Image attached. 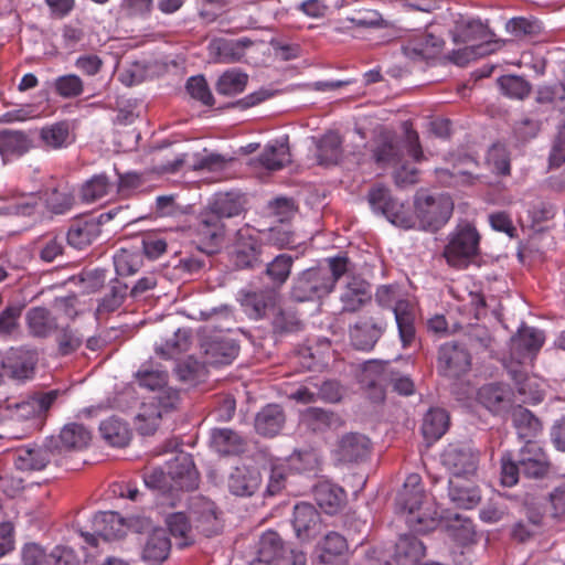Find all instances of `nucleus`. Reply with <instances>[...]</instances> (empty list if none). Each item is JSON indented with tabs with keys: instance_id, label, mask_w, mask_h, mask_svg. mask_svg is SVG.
Segmentation results:
<instances>
[{
	"instance_id": "37998d69",
	"label": "nucleus",
	"mask_w": 565,
	"mask_h": 565,
	"mask_svg": "<svg viewBox=\"0 0 565 565\" xmlns=\"http://www.w3.org/2000/svg\"><path fill=\"white\" fill-rule=\"evenodd\" d=\"M444 45V41L431 32L420 34L411 45L402 46L403 54L408 57L420 56L430 58L437 55Z\"/></svg>"
},
{
	"instance_id": "f03ea898",
	"label": "nucleus",
	"mask_w": 565,
	"mask_h": 565,
	"mask_svg": "<svg viewBox=\"0 0 565 565\" xmlns=\"http://www.w3.org/2000/svg\"><path fill=\"white\" fill-rule=\"evenodd\" d=\"M454 23L450 31L452 41L456 44H468L463 49L452 52L451 60L456 64L463 65L492 52L491 33L480 19L459 14Z\"/></svg>"
},
{
	"instance_id": "b1692460",
	"label": "nucleus",
	"mask_w": 565,
	"mask_h": 565,
	"mask_svg": "<svg viewBox=\"0 0 565 565\" xmlns=\"http://www.w3.org/2000/svg\"><path fill=\"white\" fill-rule=\"evenodd\" d=\"M56 391L47 393L36 392L29 398L15 404V416L20 419L40 418L45 416L53 402L56 399Z\"/></svg>"
},
{
	"instance_id": "864d4df0",
	"label": "nucleus",
	"mask_w": 565,
	"mask_h": 565,
	"mask_svg": "<svg viewBox=\"0 0 565 565\" xmlns=\"http://www.w3.org/2000/svg\"><path fill=\"white\" fill-rule=\"evenodd\" d=\"M209 211L220 218L234 217L243 211L239 195L233 193H218L209 205Z\"/></svg>"
},
{
	"instance_id": "7c9ffc66",
	"label": "nucleus",
	"mask_w": 565,
	"mask_h": 565,
	"mask_svg": "<svg viewBox=\"0 0 565 565\" xmlns=\"http://www.w3.org/2000/svg\"><path fill=\"white\" fill-rule=\"evenodd\" d=\"M239 303L245 313L253 319L265 317L268 308L275 305V295L267 290L239 292Z\"/></svg>"
},
{
	"instance_id": "1a4fd4ad",
	"label": "nucleus",
	"mask_w": 565,
	"mask_h": 565,
	"mask_svg": "<svg viewBox=\"0 0 565 565\" xmlns=\"http://www.w3.org/2000/svg\"><path fill=\"white\" fill-rule=\"evenodd\" d=\"M200 348L205 363L210 365L231 364L239 351L235 340L222 334L202 337Z\"/></svg>"
},
{
	"instance_id": "c756f323",
	"label": "nucleus",
	"mask_w": 565,
	"mask_h": 565,
	"mask_svg": "<svg viewBox=\"0 0 565 565\" xmlns=\"http://www.w3.org/2000/svg\"><path fill=\"white\" fill-rule=\"evenodd\" d=\"M340 299L343 311L354 312L371 300L370 287L365 280L351 277L347 281Z\"/></svg>"
},
{
	"instance_id": "a19ab883",
	"label": "nucleus",
	"mask_w": 565,
	"mask_h": 565,
	"mask_svg": "<svg viewBox=\"0 0 565 565\" xmlns=\"http://www.w3.org/2000/svg\"><path fill=\"white\" fill-rule=\"evenodd\" d=\"M449 498L460 509H472L481 500L479 489L473 484L462 482L460 479L449 480Z\"/></svg>"
},
{
	"instance_id": "423d86ee",
	"label": "nucleus",
	"mask_w": 565,
	"mask_h": 565,
	"mask_svg": "<svg viewBox=\"0 0 565 565\" xmlns=\"http://www.w3.org/2000/svg\"><path fill=\"white\" fill-rule=\"evenodd\" d=\"M404 130V150L413 162L396 158L391 154V168L394 169V180L397 185L413 184L417 181V169L414 167V162L420 160L423 151L418 141V135L413 130L409 121L403 122Z\"/></svg>"
},
{
	"instance_id": "f704fd0d",
	"label": "nucleus",
	"mask_w": 565,
	"mask_h": 565,
	"mask_svg": "<svg viewBox=\"0 0 565 565\" xmlns=\"http://www.w3.org/2000/svg\"><path fill=\"white\" fill-rule=\"evenodd\" d=\"M348 543L344 536L337 532L328 533L321 543L319 559L324 565H345Z\"/></svg>"
},
{
	"instance_id": "412c9836",
	"label": "nucleus",
	"mask_w": 565,
	"mask_h": 565,
	"mask_svg": "<svg viewBox=\"0 0 565 565\" xmlns=\"http://www.w3.org/2000/svg\"><path fill=\"white\" fill-rule=\"evenodd\" d=\"M395 321L398 330V338L402 348H408L415 341L416 307L409 300H399L394 309Z\"/></svg>"
},
{
	"instance_id": "aec40b11",
	"label": "nucleus",
	"mask_w": 565,
	"mask_h": 565,
	"mask_svg": "<svg viewBox=\"0 0 565 565\" xmlns=\"http://www.w3.org/2000/svg\"><path fill=\"white\" fill-rule=\"evenodd\" d=\"M543 332L533 327H522L511 340L512 353L522 360H531L543 345Z\"/></svg>"
},
{
	"instance_id": "ddd939ff",
	"label": "nucleus",
	"mask_w": 565,
	"mask_h": 565,
	"mask_svg": "<svg viewBox=\"0 0 565 565\" xmlns=\"http://www.w3.org/2000/svg\"><path fill=\"white\" fill-rule=\"evenodd\" d=\"M253 45L248 38L224 39L215 38L210 41L207 50L210 56L217 63H237L243 60L246 50Z\"/></svg>"
},
{
	"instance_id": "a211bd4d",
	"label": "nucleus",
	"mask_w": 565,
	"mask_h": 565,
	"mask_svg": "<svg viewBox=\"0 0 565 565\" xmlns=\"http://www.w3.org/2000/svg\"><path fill=\"white\" fill-rule=\"evenodd\" d=\"M292 525L298 539L310 540L320 531V514L312 504L298 503L294 508Z\"/></svg>"
},
{
	"instance_id": "bb28decb",
	"label": "nucleus",
	"mask_w": 565,
	"mask_h": 565,
	"mask_svg": "<svg viewBox=\"0 0 565 565\" xmlns=\"http://www.w3.org/2000/svg\"><path fill=\"white\" fill-rule=\"evenodd\" d=\"M291 156L288 145V137L269 142L258 157L262 167L270 171L282 169L290 163Z\"/></svg>"
},
{
	"instance_id": "0e129e2a",
	"label": "nucleus",
	"mask_w": 565,
	"mask_h": 565,
	"mask_svg": "<svg viewBox=\"0 0 565 565\" xmlns=\"http://www.w3.org/2000/svg\"><path fill=\"white\" fill-rule=\"evenodd\" d=\"M297 313L289 308H279L273 318V329L277 333H290L301 329Z\"/></svg>"
},
{
	"instance_id": "2eb2a0df",
	"label": "nucleus",
	"mask_w": 565,
	"mask_h": 565,
	"mask_svg": "<svg viewBox=\"0 0 565 565\" xmlns=\"http://www.w3.org/2000/svg\"><path fill=\"white\" fill-rule=\"evenodd\" d=\"M521 472L533 479L544 478L550 471L546 452L536 443H526L519 452Z\"/></svg>"
},
{
	"instance_id": "603ef678",
	"label": "nucleus",
	"mask_w": 565,
	"mask_h": 565,
	"mask_svg": "<svg viewBox=\"0 0 565 565\" xmlns=\"http://www.w3.org/2000/svg\"><path fill=\"white\" fill-rule=\"evenodd\" d=\"M136 377L142 388H166L169 382L168 371L151 362L143 364Z\"/></svg>"
},
{
	"instance_id": "0eeeda50",
	"label": "nucleus",
	"mask_w": 565,
	"mask_h": 565,
	"mask_svg": "<svg viewBox=\"0 0 565 565\" xmlns=\"http://www.w3.org/2000/svg\"><path fill=\"white\" fill-rule=\"evenodd\" d=\"M190 519L194 532L210 537L221 533L223 521L221 512L213 501L202 495H194L189 502Z\"/></svg>"
},
{
	"instance_id": "a18cd8bd",
	"label": "nucleus",
	"mask_w": 565,
	"mask_h": 565,
	"mask_svg": "<svg viewBox=\"0 0 565 565\" xmlns=\"http://www.w3.org/2000/svg\"><path fill=\"white\" fill-rule=\"evenodd\" d=\"M191 331L178 328L171 338L161 343H156V353L163 359H172L190 349Z\"/></svg>"
},
{
	"instance_id": "4d7b16f0",
	"label": "nucleus",
	"mask_w": 565,
	"mask_h": 565,
	"mask_svg": "<svg viewBox=\"0 0 565 565\" xmlns=\"http://www.w3.org/2000/svg\"><path fill=\"white\" fill-rule=\"evenodd\" d=\"M294 259L290 255L280 254L266 266V275L270 281L281 287L290 276Z\"/></svg>"
},
{
	"instance_id": "c85d7f7f",
	"label": "nucleus",
	"mask_w": 565,
	"mask_h": 565,
	"mask_svg": "<svg viewBox=\"0 0 565 565\" xmlns=\"http://www.w3.org/2000/svg\"><path fill=\"white\" fill-rule=\"evenodd\" d=\"M286 422L281 407L277 404H269L262 408L255 417L256 431L265 437H274L279 434Z\"/></svg>"
},
{
	"instance_id": "09e8293b",
	"label": "nucleus",
	"mask_w": 565,
	"mask_h": 565,
	"mask_svg": "<svg viewBox=\"0 0 565 565\" xmlns=\"http://www.w3.org/2000/svg\"><path fill=\"white\" fill-rule=\"evenodd\" d=\"M212 444L217 452L224 456L237 455L244 450V439L228 428L215 429L212 433Z\"/></svg>"
},
{
	"instance_id": "4c0bfd02",
	"label": "nucleus",
	"mask_w": 565,
	"mask_h": 565,
	"mask_svg": "<svg viewBox=\"0 0 565 565\" xmlns=\"http://www.w3.org/2000/svg\"><path fill=\"white\" fill-rule=\"evenodd\" d=\"M90 439V431L84 425L70 423L61 429L56 448L60 450H81L88 446Z\"/></svg>"
},
{
	"instance_id": "6ab92c4d",
	"label": "nucleus",
	"mask_w": 565,
	"mask_h": 565,
	"mask_svg": "<svg viewBox=\"0 0 565 565\" xmlns=\"http://www.w3.org/2000/svg\"><path fill=\"white\" fill-rule=\"evenodd\" d=\"M262 473L254 467H237L230 475L227 487L237 497H252L262 484Z\"/></svg>"
},
{
	"instance_id": "473e14b6",
	"label": "nucleus",
	"mask_w": 565,
	"mask_h": 565,
	"mask_svg": "<svg viewBox=\"0 0 565 565\" xmlns=\"http://www.w3.org/2000/svg\"><path fill=\"white\" fill-rule=\"evenodd\" d=\"M170 548L171 542L166 530L154 529L145 543L142 558L151 565H159L168 557Z\"/></svg>"
},
{
	"instance_id": "e2e57ef3",
	"label": "nucleus",
	"mask_w": 565,
	"mask_h": 565,
	"mask_svg": "<svg viewBox=\"0 0 565 565\" xmlns=\"http://www.w3.org/2000/svg\"><path fill=\"white\" fill-rule=\"evenodd\" d=\"M53 87L55 93L63 98H74L84 92V83L76 74H66L58 76Z\"/></svg>"
},
{
	"instance_id": "79ce46f5",
	"label": "nucleus",
	"mask_w": 565,
	"mask_h": 565,
	"mask_svg": "<svg viewBox=\"0 0 565 565\" xmlns=\"http://www.w3.org/2000/svg\"><path fill=\"white\" fill-rule=\"evenodd\" d=\"M99 431L103 439L113 447H125L131 439L128 424L117 417H109L100 423Z\"/></svg>"
},
{
	"instance_id": "f257e3e1",
	"label": "nucleus",
	"mask_w": 565,
	"mask_h": 565,
	"mask_svg": "<svg viewBox=\"0 0 565 565\" xmlns=\"http://www.w3.org/2000/svg\"><path fill=\"white\" fill-rule=\"evenodd\" d=\"M327 266L308 268L294 278L290 290L294 300L298 302L313 301L332 291L335 282L348 269V259L334 257L327 259Z\"/></svg>"
},
{
	"instance_id": "338daca9",
	"label": "nucleus",
	"mask_w": 565,
	"mask_h": 565,
	"mask_svg": "<svg viewBox=\"0 0 565 565\" xmlns=\"http://www.w3.org/2000/svg\"><path fill=\"white\" fill-rule=\"evenodd\" d=\"M41 138L51 148L58 149L67 145L70 138L68 126L65 122H56L41 130Z\"/></svg>"
},
{
	"instance_id": "4468645a",
	"label": "nucleus",
	"mask_w": 565,
	"mask_h": 565,
	"mask_svg": "<svg viewBox=\"0 0 565 565\" xmlns=\"http://www.w3.org/2000/svg\"><path fill=\"white\" fill-rule=\"evenodd\" d=\"M169 477L175 492L194 490L199 484V473L189 454L180 452L169 465Z\"/></svg>"
},
{
	"instance_id": "9b49d317",
	"label": "nucleus",
	"mask_w": 565,
	"mask_h": 565,
	"mask_svg": "<svg viewBox=\"0 0 565 565\" xmlns=\"http://www.w3.org/2000/svg\"><path fill=\"white\" fill-rule=\"evenodd\" d=\"M438 369L446 377H460L470 369V354L463 347L447 342L439 349Z\"/></svg>"
},
{
	"instance_id": "4be33fe9",
	"label": "nucleus",
	"mask_w": 565,
	"mask_h": 565,
	"mask_svg": "<svg viewBox=\"0 0 565 565\" xmlns=\"http://www.w3.org/2000/svg\"><path fill=\"white\" fill-rule=\"evenodd\" d=\"M420 483L419 475L411 473L407 476L396 497L395 508L397 513L404 514L422 505L425 494Z\"/></svg>"
},
{
	"instance_id": "c03bdc74",
	"label": "nucleus",
	"mask_w": 565,
	"mask_h": 565,
	"mask_svg": "<svg viewBox=\"0 0 565 565\" xmlns=\"http://www.w3.org/2000/svg\"><path fill=\"white\" fill-rule=\"evenodd\" d=\"M340 136L330 131L317 141V161L321 166L337 164L342 156Z\"/></svg>"
},
{
	"instance_id": "3c124183",
	"label": "nucleus",
	"mask_w": 565,
	"mask_h": 565,
	"mask_svg": "<svg viewBox=\"0 0 565 565\" xmlns=\"http://www.w3.org/2000/svg\"><path fill=\"white\" fill-rule=\"evenodd\" d=\"M198 233L202 239L211 245H218L222 243L225 235V227L217 215L211 211H206L201 215Z\"/></svg>"
},
{
	"instance_id": "774afa93",
	"label": "nucleus",
	"mask_w": 565,
	"mask_h": 565,
	"mask_svg": "<svg viewBox=\"0 0 565 565\" xmlns=\"http://www.w3.org/2000/svg\"><path fill=\"white\" fill-rule=\"evenodd\" d=\"M65 250L64 237L54 236L44 238L39 247L40 259L52 263L63 257Z\"/></svg>"
},
{
	"instance_id": "49530a36",
	"label": "nucleus",
	"mask_w": 565,
	"mask_h": 565,
	"mask_svg": "<svg viewBox=\"0 0 565 565\" xmlns=\"http://www.w3.org/2000/svg\"><path fill=\"white\" fill-rule=\"evenodd\" d=\"M205 361L200 362L193 355L177 363L174 372L178 379L191 385L201 384L207 376Z\"/></svg>"
},
{
	"instance_id": "ea45409f",
	"label": "nucleus",
	"mask_w": 565,
	"mask_h": 565,
	"mask_svg": "<svg viewBox=\"0 0 565 565\" xmlns=\"http://www.w3.org/2000/svg\"><path fill=\"white\" fill-rule=\"evenodd\" d=\"M477 402L493 414H503L514 407L515 391H476Z\"/></svg>"
},
{
	"instance_id": "f8f14e48",
	"label": "nucleus",
	"mask_w": 565,
	"mask_h": 565,
	"mask_svg": "<svg viewBox=\"0 0 565 565\" xmlns=\"http://www.w3.org/2000/svg\"><path fill=\"white\" fill-rule=\"evenodd\" d=\"M93 525L95 531L94 534L82 532V536L85 539V542L93 546L97 545L98 537H102L105 541H110L120 539L126 534L124 519L113 511L96 514L93 519Z\"/></svg>"
},
{
	"instance_id": "5701e85b",
	"label": "nucleus",
	"mask_w": 565,
	"mask_h": 565,
	"mask_svg": "<svg viewBox=\"0 0 565 565\" xmlns=\"http://www.w3.org/2000/svg\"><path fill=\"white\" fill-rule=\"evenodd\" d=\"M302 423L306 427L316 434H321L327 430H338L344 427V419L329 411H324L318 407H309L302 413Z\"/></svg>"
},
{
	"instance_id": "39448f33",
	"label": "nucleus",
	"mask_w": 565,
	"mask_h": 565,
	"mask_svg": "<svg viewBox=\"0 0 565 565\" xmlns=\"http://www.w3.org/2000/svg\"><path fill=\"white\" fill-rule=\"evenodd\" d=\"M480 236L476 227L462 222L449 235L448 244L444 249V256L447 263L452 267L462 268L468 265L479 249Z\"/></svg>"
},
{
	"instance_id": "58836bf2",
	"label": "nucleus",
	"mask_w": 565,
	"mask_h": 565,
	"mask_svg": "<svg viewBox=\"0 0 565 565\" xmlns=\"http://www.w3.org/2000/svg\"><path fill=\"white\" fill-rule=\"evenodd\" d=\"M102 233L100 224L94 218L73 224L66 235L67 243L78 249L92 244Z\"/></svg>"
},
{
	"instance_id": "6e6552de",
	"label": "nucleus",
	"mask_w": 565,
	"mask_h": 565,
	"mask_svg": "<svg viewBox=\"0 0 565 565\" xmlns=\"http://www.w3.org/2000/svg\"><path fill=\"white\" fill-rule=\"evenodd\" d=\"M441 462L450 471L452 479H459L476 472L478 456L467 445L449 444L441 454Z\"/></svg>"
},
{
	"instance_id": "8fccbe9b",
	"label": "nucleus",
	"mask_w": 565,
	"mask_h": 565,
	"mask_svg": "<svg viewBox=\"0 0 565 565\" xmlns=\"http://www.w3.org/2000/svg\"><path fill=\"white\" fill-rule=\"evenodd\" d=\"M26 321L30 332L34 337H47L56 329V320L51 312L43 307H35L28 311Z\"/></svg>"
},
{
	"instance_id": "dca6fc26",
	"label": "nucleus",
	"mask_w": 565,
	"mask_h": 565,
	"mask_svg": "<svg viewBox=\"0 0 565 565\" xmlns=\"http://www.w3.org/2000/svg\"><path fill=\"white\" fill-rule=\"evenodd\" d=\"M143 481L147 488L158 491V508L174 509L182 501V494L175 492L170 480L169 473H164L161 469H153L145 475Z\"/></svg>"
},
{
	"instance_id": "a878e982",
	"label": "nucleus",
	"mask_w": 565,
	"mask_h": 565,
	"mask_svg": "<svg viewBox=\"0 0 565 565\" xmlns=\"http://www.w3.org/2000/svg\"><path fill=\"white\" fill-rule=\"evenodd\" d=\"M52 451L46 447L34 446L20 448L14 452V466L21 471L44 469L51 461Z\"/></svg>"
},
{
	"instance_id": "7ed1b4c3",
	"label": "nucleus",
	"mask_w": 565,
	"mask_h": 565,
	"mask_svg": "<svg viewBox=\"0 0 565 565\" xmlns=\"http://www.w3.org/2000/svg\"><path fill=\"white\" fill-rule=\"evenodd\" d=\"M179 391H148L136 414V428L141 435H153L163 416L179 409Z\"/></svg>"
},
{
	"instance_id": "393cba45",
	"label": "nucleus",
	"mask_w": 565,
	"mask_h": 565,
	"mask_svg": "<svg viewBox=\"0 0 565 565\" xmlns=\"http://www.w3.org/2000/svg\"><path fill=\"white\" fill-rule=\"evenodd\" d=\"M512 423L520 439L526 443H534L533 439L542 433V422L529 409L518 404L513 407Z\"/></svg>"
},
{
	"instance_id": "13d9d810",
	"label": "nucleus",
	"mask_w": 565,
	"mask_h": 565,
	"mask_svg": "<svg viewBox=\"0 0 565 565\" xmlns=\"http://www.w3.org/2000/svg\"><path fill=\"white\" fill-rule=\"evenodd\" d=\"M247 75L236 70L223 73L217 83L216 92L221 95L232 96L242 93L247 84Z\"/></svg>"
},
{
	"instance_id": "72a5a7b5",
	"label": "nucleus",
	"mask_w": 565,
	"mask_h": 565,
	"mask_svg": "<svg viewBox=\"0 0 565 565\" xmlns=\"http://www.w3.org/2000/svg\"><path fill=\"white\" fill-rule=\"evenodd\" d=\"M382 333L383 329L372 319H360L350 328V341L358 350H370Z\"/></svg>"
},
{
	"instance_id": "6e6d98bb",
	"label": "nucleus",
	"mask_w": 565,
	"mask_h": 565,
	"mask_svg": "<svg viewBox=\"0 0 565 565\" xmlns=\"http://www.w3.org/2000/svg\"><path fill=\"white\" fill-rule=\"evenodd\" d=\"M129 286L119 279L111 280L109 291L103 297L97 313H109L117 310L124 302Z\"/></svg>"
},
{
	"instance_id": "052dcab7",
	"label": "nucleus",
	"mask_w": 565,
	"mask_h": 565,
	"mask_svg": "<svg viewBox=\"0 0 565 565\" xmlns=\"http://www.w3.org/2000/svg\"><path fill=\"white\" fill-rule=\"evenodd\" d=\"M284 542L274 531L264 533L258 542L257 556L266 561L275 562L279 558Z\"/></svg>"
},
{
	"instance_id": "de8ad7c7",
	"label": "nucleus",
	"mask_w": 565,
	"mask_h": 565,
	"mask_svg": "<svg viewBox=\"0 0 565 565\" xmlns=\"http://www.w3.org/2000/svg\"><path fill=\"white\" fill-rule=\"evenodd\" d=\"M403 515L408 527L417 533H428L439 525V514L437 511L428 508L423 510L422 505Z\"/></svg>"
},
{
	"instance_id": "cd10ccee",
	"label": "nucleus",
	"mask_w": 565,
	"mask_h": 565,
	"mask_svg": "<svg viewBox=\"0 0 565 565\" xmlns=\"http://www.w3.org/2000/svg\"><path fill=\"white\" fill-rule=\"evenodd\" d=\"M313 497L317 504L328 514L337 513L347 501L344 490L327 481L315 487Z\"/></svg>"
},
{
	"instance_id": "69168bd1",
	"label": "nucleus",
	"mask_w": 565,
	"mask_h": 565,
	"mask_svg": "<svg viewBox=\"0 0 565 565\" xmlns=\"http://www.w3.org/2000/svg\"><path fill=\"white\" fill-rule=\"evenodd\" d=\"M387 363L382 360L366 361L361 370L360 380L367 388H376L385 377Z\"/></svg>"
},
{
	"instance_id": "c9c22d12",
	"label": "nucleus",
	"mask_w": 565,
	"mask_h": 565,
	"mask_svg": "<svg viewBox=\"0 0 565 565\" xmlns=\"http://www.w3.org/2000/svg\"><path fill=\"white\" fill-rule=\"evenodd\" d=\"M164 514V522L175 539H179L178 543L180 546H188L195 540V532L193 529L190 515H185L183 512H168L167 508H160Z\"/></svg>"
},
{
	"instance_id": "20e7f679",
	"label": "nucleus",
	"mask_w": 565,
	"mask_h": 565,
	"mask_svg": "<svg viewBox=\"0 0 565 565\" xmlns=\"http://www.w3.org/2000/svg\"><path fill=\"white\" fill-rule=\"evenodd\" d=\"M416 217L425 230L437 231L451 217L454 201L447 193L417 192L414 201Z\"/></svg>"
},
{
	"instance_id": "e433bc0d",
	"label": "nucleus",
	"mask_w": 565,
	"mask_h": 565,
	"mask_svg": "<svg viewBox=\"0 0 565 565\" xmlns=\"http://www.w3.org/2000/svg\"><path fill=\"white\" fill-rule=\"evenodd\" d=\"M449 414L439 407H431L425 414L422 424V433L424 438L434 443L441 438L449 428Z\"/></svg>"
},
{
	"instance_id": "2f4dec72",
	"label": "nucleus",
	"mask_w": 565,
	"mask_h": 565,
	"mask_svg": "<svg viewBox=\"0 0 565 565\" xmlns=\"http://www.w3.org/2000/svg\"><path fill=\"white\" fill-rule=\"evenodd\" d=\"M425 554L424 544L414 535H401L394 546L396 565H417Z\"/></svg>"
},
{
	"instance_id": "9d476101",
	"label": "nucleus",
	"mask_w": 565,
	"mask_h": 565,
	"mask_svg": "<svg viewBox=\"0 0 565 565\" xmlns=\"http://www.w3.org/2000/svg\"><path fill=\"white\" fill-rule=\"evenodd\" d=\"M260 245L253 236L249 226L236 232L231 250V259L238 269L253 268L259 263Z\"/></svg>"
},
{
	"instance_id": "bf43d9fd",
	"label": "nucleus",
	"mask_w": 565,
	"mask_h": 565,
	"mask_svg": "<svg viewBox=\"0 0 565 565\" xmlns=\"http://www.w3.org/2000/svg\"><path fill=\"white\" fill-rule=\"evenodd\" d=\"M111 183L105 174H97L89 179L81 189L82 200L86 203L95 202L106 196Z\"/></svg>"
},
{
	"instance_id": "f3484780",
	"label": "nucleus",
	"mask_w": 565,
	"mask_h": 565,
	"mask_svg": "<svg viewBox=\"0 0 565 565\" xmlns=\"http://www.w3.org/2000/svg\"><path fill=\"white\" fill-rule=\"evenodd\" d=\"M370 452V439L359 433L344 434L337 444L335 456L339 461L351 463L364 460Z\"/></svg>"
},
{
	"instance_id": "5fc2aeb1",
	"label": "nucleus",
	"mask_w": 565,
	"mask_h": 565,
	"mask_svg": "<svg viewBox=\"0 0 565 565\" xmlns=\"http://www.w3.org/2000/svg\"><path fill=\"white\" fill-rule=\"evenodd\" d=\"M29 147L30 140L22 131H0V153L2 156L22 154L29 149Z\"/></svg>"
},
{
	"instance_id": "680f3d73",
	"label": "nucleus",
	"mask_w": 565,
	"mask_h": 565,
	"mask_svg": "<svg viewBox=\"0 0 565 565\" xmlns=\"http://www.w3.org/2000/svg\"><path fill=\"white\" fill-rule=\"evenodd\" d=\"M501 92L515 99H523L530 93V84L521 76L504 75L498 79Z\"/></svg>"
}]
</instances>
